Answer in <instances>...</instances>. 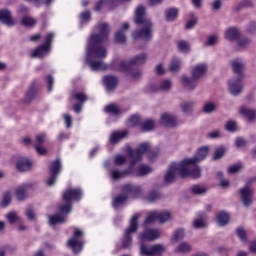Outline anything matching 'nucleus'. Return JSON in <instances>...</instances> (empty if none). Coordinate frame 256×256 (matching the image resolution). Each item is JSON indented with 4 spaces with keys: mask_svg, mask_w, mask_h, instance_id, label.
<instances>
[{
    "mask_svg": "<svg viewBox=\"0 0 256 256\" xmlns=\"http://www.w3.org/2000/svg\"><path fill=\"white\" fill-rule=\"evenodd\" d=\"M11 203V193L10 192H6L3 196L2 202H1V206L2 207H8V205Z\"/></svg>",
    "mask_w": 256,
    "mask_h": 256,
    "instance_id": "nucleus-55",
    "label": "nucleus"
},
{
    "mask_svg": "<svg viewBox=\"0 0 256 256\" xmlns=\"http://www.w3.org/2000/svg\"><path fill=\"white\" fill-rule=\"evenodd\" d=\"M0 23L7 25V27H13L15 25V19H13L11 11L7 9L0 10Z\"/></svg>",
    "mask_w": 256,
    "mask_h": 256,
    "instance_id": "nucleus-23",
    "label": "nucleus"
},
{
    "mask_svg": "<svg viewBox=\"0 0 256 256\" xmlns=\"http://www.w3.org/2000/svg\"><path fill=\"white\" fill-rule=\"evenodd\" d=\"M31 167H33V163L31 162V160L27 157H20L17 160L16 163V169L17 171H19L20 173H25L27 171H29L31 169Z\"/></svg>",
    "mask_w": 256,
    "mask_h": 256,
    "instance_id": "nucleus-21",
    "label": "nucleus"
},
{
    "mask_svg": "<svg viewBox=\"0 0 256 256\" xmlns=\"http://www.w3.org/2000/svg\"><path fill=\"white\" fill-rule=\"evenodd\" d=\"M221 5H223L221 0H214L212 2V10L213 11H219V9H221Z\"/></svg>",
    "mask_w": 256,
    "mask_h": 256,
    "instance_id": "nucleus-63",
    "label": "nucleus"
},
{
    "mask_svg": "<svg viewBox=\"0 0 256 256\" xmlns=\"http://www.w3.org/2000/svg\"><path fill=\"white\" fill-rule=\"evenodd\" d=\"M239 171H241V164H235L228 168V173L230 174L239 173Z\"/></svg>",
    "mask_w": 256,
    "mask_h": 256,
    "instance_id": "nucleus-60",
    "label": "nucleus"
},
{
    "mask_svg": "<svg viewBox=\"0 0 256 256\" xmlns=\"http://www.w3.org/2000/svg\"><path fill=\"white\" fill-rule=\"evenodd\" d=\"M6 219L10 225H13V223H21L23 219L19 217V213L16 211H10L6 214Z\"/></svg>",
    "mask_w": 256,
    "mask_h": 256,
    "instance_id": "nucleus-38",
    "label": "nucleus"
},
{
    "mask_svg": "<svg viewBox=\"0 0 256 256\" xmlns=\"http://www.w3.org/2000/svg\"><path fill=\"white\" fill-rule=\"evenodd\" d=\"M197 81L193 76L183 75L181 77V85L184 89H188V91H193L197 87Z\"/></svg>",
    "mask_w": 256,
    "mask_h": 256,
    "instance_id": "nucleus-24",
    "label": "nucleus"
},
{
    "mask_svg": "<svg viewBox=\"0 0 256 256\" xmlns=\"http://www.w3.org/2000/svg\"><path fill=\"white\" fill-rule=\"evenodd\" d=\"M216 222L220 227H224V225H227L229 223V213L227 212H219L216 215Z\"/></svg>",
    "mask_w": 256,
    "mask_h": 256,
    "instance_id": "nucleus-39",
    "label": "nucleus"
},
{
    "mask_svg": "<svg viewBox=\"0 0 256 256\" xmlns=\"http://www.w3.org/2000/svg\"><path fill=\"white\" fill-rule=\"evenodd\" d=\"M127 29H129V23L125 22L122 24V28L115 34L116 43H125L127 41V37L125 36Z\"/></svg>",
    "mask_w": 256,
    "mask_h": 256,
    "instance_id": "nucleus-31",
    "label": "nucleus"
},
{
    "mask_svg": "<svg viewBox=\"0 0 256 256\" xmlns=\"http://www.w3.org/2000/svg\"><path fill=\"white\" fill-rule=\"evenodd\" d=\"M134 21L141 29L132 33L133 39L151 41L153 38V22L147 17L145 6H138L136 8Z\"/></svg>",
    "mask_w": 256,
    "mask_h": 256,
    "instance_id": "nucleus-5",
    "label": "nucleus"
},
{
    "mask_svg": "<svg viewBox=\"0 0 256 256\" xmlns=\"http://www.w3.org/2000/svg\"><path fill=\"white\" fill-rule=\"evenodd\" d=\"M193 107H195V103L194 102H184L181 105V109L183 111V113H191V111H193Z\"/></svg>",
    "mask_w": 256,
    "mask_h": 256,
    "instance_id": "nucleus-50",
    "label": "nucleus"
},
{
    "mask_svg": "<svg viewBox=\"0 0 256 256\" xmlns=\"http://www.w3.org/2000/svg\"><path fill=\"white\" fill-rule=\"evenodd\" d=\"M160 123L164 127H175L177 125V118L169 113H164L160 117Z\"/></svg>",
    "mask_w": 256,
    "mask_h": 256,
    "instance_id": "nucleus-25",
    "label": "nucleus"
},
{
    "mask_svg": "<svg viewBox=\"0 0 256 256\" xmlns=\"http://www.w3.org/2000/svg\"><path fill=\"white\" fill-rule=\"evenodd\" d=\"M147 199L148 201H151V202L157 201V199H159V192L157 191L150 192L147 196Z\"/></svg>",
    "mask_w": 256,
    "mask_h": 256,
    "instance_id": "nucleus-59",
    "label": "nucleus"
},
{
    "mask_svg": "<svg viewBox=\"0 0 256 256\" xmlns=\"http://www.w3.org/2000/svg\"><path fill=\"white\" fill-rule=\"evenodd\" d=\"M177 17H179V9L172 7V8H168L165 11V19L166 21H175V19H177Z\"/></svg>",
    "mask_w": 256,
    "mask_h": 256,
    "instance_id": "nucleus-36",
    "label": "nucleus"
},
{
    "mask_svg": "<svg viewBox=\"0 0 256 256\" xmlns=\"http://www.w3.org/2000/svg\"><path fill=\"white\" fill-rule=\"evenodd\" d=\"M235 129H237V123H235V121H229L226 124V130L227 131H235Z\"/></svg>",
    "mask_w": 256,
    "mask_h": 256,
    "instance_id": "nucleus-62",
    "label": "nucleus"
},
{
    "mask_svg": "<svg viewBox=\"0 0 256 256\" xmlns=\"http://www.w3.org/2000/svg\"><path fill=\"white\" fill-rule=\"evenodd\" d=\"M47 141V134L40 133L36 135V144L35 149L38 155H47V149L45 147L41 146L43 143Z\"/></svg>",
    "mask_w": 256,
    "mask_h": 256,
    "instance_id": "nucleus-20",
    "label": "nucleus"
},
{
    "mask_svg": "<svg viewBox=\"0 0 256 256\" xmlns=\"http://www.w3.org/2000/svg\"><path fill=\"white\" fill-rule=\"evenodd\" d=\"M54 37L55 33L49 32L46 36L45 43L32 52V57H38L39 59H43L45 55H48L49 51L51 50V43Z\"/></svg>",
    "mask_w": 256,
    "mask_h": 256,
    "instance_id": "nucleus-13",
    "label": "nucleus"
},
{
    "mask_svg": "<svg viewBox=\"0 0 256 256\" xmlns=\"http://www.w3.org/2000/svg\"><path fill=\"white\" fill-rule=\"evenodd\" d=\"M84 235L83 230L74 228L73 236L68 240V247H70L73 253L77 254L83 251V245H85V240H83Z\"/></svg>",
    "mask_w": 256,
    "mask_h": 256,
    "instance_id": "nucleus-11",
    "label": "nucleus"
},
{
    "mask_svg": "<svg viewBox=\"0 0 256 256\" xmlns=\"http://www.w3.org/2000/svg\"><path fill=\"white\" fill-rule=\"evenodd\" d=\"M251 45V39L247 37H242L237 40V47L238 49H246V47H249Z\"/></svg>",
    "mask_w": 256,
    "mask_h": 256,
    "instance_id": "nucleus-46",
    "label": "nucleus"
},
{
    "mask_svg": "<svg viewBox=\"0 0 256 256\" xmlns=\"http://www.w3.org/2000/svg\"><path fill=\"white\" fill-rule=\"evenodd\" d=\"M218 42H219V36L213 34L207 37L205 45L207 47H213V45H217Z\"/></svg>",
    "mask_w": 256,
    "mask_h": 256,
    "instance_id": "nucleus-49",
    "label": "nucleus"
},
{
    "mask_svg": "<svg viewBox=\"0 0 256 256\" xmlns=\"http://www.w3.org/2000/svg\"><path fill=\"white\" fill-rule=\"evenodd\" d=\"M144 153H148V159L150 161H153L157 157V154L151 151V145L149 143H142L135 150L128 148L130 166L126 170H119L117 168L110 170L109 175L112 181H119V179H123L124 177H133L135 175L133 167L141 161Z\"/></svg>",
    "mask_w": 256,
    "mask_h": 256,
    "instance_id": "nucleus-2",
    "label": "nucleus"
},
{
    "mask_svg": "<svg viewBox=\"0 0 256 256\" xmlns=\"http://www.w3.org/2000/svg\"><path fill=\"white\" fill-rule=\"evenodd\" d=\"M236 234L239 237L240 241H242V243H245L247 241V232L245 231V229L238 228L236 230Z\"/></svg>",
    "mask_w": 256,
    "mask_h": 256,
    "instance_id": "nucleus-54",
    "label": "nucleus"
},
{
    "mask_svg": "<svg viewBox=\"0 0 256 256\" xmlns=\"http://www.w3.org/2000/svg\"><path fill=\"white\" fill-rule=\"evenodd\" d=\"M114 163L115 165H125V163H127V156L123 154H117L114 157Z\"/></svg>",
    "mask_w": 256,
    "mask_h": 256,
    "instance_id": "nucleus-51",
    "label": "nucleus"
},
{
    "mask_svg": "<svg viewBox=\"0 0 256 256\" xmlns=\"http://www.w3.org/2000/svg\"><path fill=\"white\" fill-rule=\"evenodd\" d=\"M49 171H50V175L46 180V185L48 187H53V185H55V182L57 181V175L61 173V160L57 159L51 162Z\"/></svg>",
    "mask_w": 256,
    "mask_h": 256,
    "instance_id": "nucleus-14",
    "label": "nucleus"
},
{
    "mask_svg": "<svg viewBox=\"0 0 256 256\" xmlns=\"http://www.w3.org/2000/svg\"><path fill=\"white\" fill-rule=\"evenodd\" d=\"M178 51H180V53H189V51H191V46L186 41H183V40L179 41L178 42Z\"/></svg>",
    "mask_w": 256,
    "mask_h": 256,
    "instance_id": "nucleus-47",
    "label": "nucleus"
},
{
    "mask_svg": "<svg viewBox=\"0 0 256 256\" xmlns=\"http://www.w3.org/2000/svg\"><path fill=\"white\" fill-rule=\"evenodd\" d=\"M243 7H253V1L251 0H242L239 5L236 7V9L239 11V9H243Z\"/></svg>",
    "mask_w": 256,
    "mask_h": 256,
    "instance_id": "nucleus-58",
    "label": "nucleus"
},
{
    "mask_svg": "<svg viewBox=\"0 0 256 256\" xmlns=\"http://www.w3.org/2000/svg\"><path fill=\"white\" fill-rule=\"evenodd\" d=\"M141 215L136 213L130 219V225L124 232V237L122 239V245L124 249H129L133 243V233H137V229H139V224L137 223L139 217Z\"/></svg>",
    "mask_w": 256,
    "mask_h": 256,
    "instance_id": "nucleus-10",
    "label": "nucleus"
},
{
    "mask_svg": "<svg viewBox=\"0 0 256 256\" xmlns=\"http://www.w3.org/2000/svg\"><path fill=\"white\" fill-rule=\"evenodd\" d=\"M142 131H153L155 129V121L147 119L141 124Z\"/></svg>",
    "mask_w": 256,
    "mask_h": 256,
    "instance_id": "nucleus-42",
    "label": "nucleus"
},
{
    "mask_svg": "<svg viewBox=\"0 0 256 256\" xmlns=\"http://www.w3.org/2000/svg\"><path fill=\"white\" fill-rule=\"evenodd\" d=\"M63 119L67 129L71 128L73 125V117H71L69 114H64Z\"/></svg>",
    "mask_w": 256,
    "mask_h": 256,
    "instance_id": "nucleus-57",
    "label": "nucleus"
},
{
    "mask_svg": "<svg viewBox=\"0 0 256 256\" xmlns=\"http://www.w3.org/2000/svg\"><path fill=\"white\" fill-rule=\"evenodd\" d=\"M143 191V188L141 186H134L132 184H125L122 187V194H120L118 197L114 198L113 200V207L114 209H119L121 205H124L127 201L128 195H133V197H137Z\"/></svg>",
    "mask_w": 256,
    "mask_h": 256,
    "instance_id": "nucleus-8",
    "label": "nucleus"
},
{
    "mask_svg": "<svg viewBox=\"0 0 256 256\" xmlns=\"http://www.w3.org/2000/svg\"><path fill=\"white\" fill-rule=\"evenodd\" d=\"M127 131L122 130V131H114L110 134L109 141L112 145H117L119 141H123L125 137H127Z\"/></svg>",
    "mask_w": 256,
    "mask_h": 256,
    "instance_id": "nucleus-29",
    "label": "nucleus"
},
{
    "mask_svg": "<svg viewBox=\"0 0 256 256\" xmlns=\"http://www.w3.org/2000/svg\"><path fill=\"white\" fill-rule=\"evenodd\" d=\"M91 20V12L84 11L80 14V23H87V21Z\"/></svg>",
    "mask_w": 256,
    "mask_h": 256,
    "instance_id": "nucleus-56",
    "label": "nucleus"
},
{
    "mask_svg": "<svg viewBox=\"0 0 256 256\" xmlns=\"http://www.w3.org/2000/svg\"><path fill=\"white\" fill-rule=\"evenodd\" d=\"M191 249V244L182 242L177 246L176 253H189Z\"/></svg>",
    "mask_w": 256,
    "mask_h": 256,
    "instance_id": "nucleus-44",
    "label": "nucleus"
},
{
    "mask_svg": "<svg viewBox=\"0 0 256 256\" xmlns=\"http://www.w3.org/2000/svg\"><path fill=\"white\" fill-rule=\"evenodd\" d=\"M33 188V183L28 182L26 184L20 185L15 189V195L18 201H23L27 197V191Z\"/></svg>",
    "mask_w": 256,
    "mask_h": 256,
    "instance_id": "nucleus-22",
    "label": "nucleus"
},
{
    "mask_svg": "<svg viewBox=\"0 0 256 256\" xmlns=\"http://www.w3.org/2000/svg\"><path fill=\"white\" fill-rule=\"evenodd\" d=\"M141 124V118L137 115L131 116L128 120L129 127H137V125Z\"/></svg>",
    "mask_w": 256,
    "mask_h": 256,
    "instance_id": "nucleus-52",
    "label": "nucleus"
},
{
    "mask_svg": "<svg viewBox=\"0 0 256 256\" xmlns=\"http://www.w3.org/2000/svg\"><path fill=\"white\" fill-rule=\"evenodd\" d=\"M217 110V103L215 102H205L203 105V111L204 113H213L214 111Z\"/></svg>",
    "mask_w": 256,
    "mask_h": 256,
    "instance_id": "nucleus-43",
    "label": "nucleus"
},
{
    "mask_svg": "<svg viewBox=\"0 0 256 256\" xmlns=\"http://www.w3.org/2000/svg\"><path fill=\"white\" fill-rule=\"evenodd\" d=\"M171 219H173V215L169 211H154L148 214L144 225H150V223H155V221H158V223H167Z\"/></svg>",
    "mask_w": 256,
    "mask_h": 256,
    "instance_id": "nucleus-12",
    "label": "nucleus"
},
{
    "mask_svg": "<svg viewBox=\"0 0 256 256\" xmlns=\"http://www.w3.org/2000/svg\"><path fill=\"white\" fill-rule=\"evenodd\" d=\"M239 195L244 207H249V205L253 203V188H251V186L246 185L241 188L239 190Z\"/></svg>",
    "mask_w": 256,
    "mask_h": 256,
    "instance_id": "nucleus-15",
    "label": "nucleus"
},
{
    "mask_svg": "<svg viewBox=\"0 0 256 256\" xmlns=\"http://www.w3.org/2000/svg\"><path fill=\"white\" fill-rule=\"evenodd\" d=\"M145 61H147V54L145 53L136 55L131 60H120L118 63V71L125 73L129 79H139V77H141V71L137 68H133V65H143Z\"/></svg>",
    "mask_w": 256,
    "mask_h": 256,
    "instance_id": "nucleus-7",
    "label": "nucleus"
},
{
    "mask_svg": "<svg viewBox=\"0 0 256 256\" xmlns=\"http://www.w3.org/2000/svg\"><path fill=\"white\" fill-rule=\"evenodd\" d=\"M207 155H209V146L200 147L194 157L183 159V165H186L190 171H199V177H201V168L197 166V163L203 161Z\"/></svg>",
    "mask_w": 256,
    "mask_h": 256,
    "instance_id": "nucleus-9",
    "label": "nucleus"
},
{
    "mask_svg": "<svg viewBox=\"0 0 256 256\" xmlns=\"http://www.w3.org/2000/svg\"><path fill=\"white\" fill-rule=\"evenodd\" d=\"M191 193H193V195H205V193H207V187L194 185L191 187Z\"/></svg>",
    "mask_w": 256,
    "mask_h": 256,
    "instance_id": "nucleus-45",
    "label": "nucleus"
},
{
    "mask_svg": "<svg viewBox=\"0 0 256 256\" xmlns=\"http://www.w3.org/2000/svg\"><path fill=\"white\" fill-rule=\"evenodd\" d=\"M95 29L97 33L90 36L86 45L85 63L91 71H105L107 64L103 59L107 57V49L103 43L109 37V25L99 24Z\"/></svg>",
    "mask_w": 256,
    "mask_h": 256,
    "instance_id": "nucleus-1",
    "label": "nucleus"
},
{
    "mask_svg": "<svg viewBox=\"0 0 256 256\" xmlns=\"http://www.w3.org/2000/svg\"><path fill=\"white\" fill-rule=\"evenodd\" d=\"M228 89L231 95H241L243 93V84L241 78H231L228 81Z\"/></svg>",
    "mask_w": 256,
    "mask_h": 256,
    "instance_id": "nucleus-16",
    "label": "nucleus"
},
{
    "mask_svg": "<svg viewBox=\"0 0 256 256\" xmlns=\"http://www.w3.org/2000/svg\"><path fill=\"white\" fill-rule=\"evenodd\" d=\"M74 99L76 101H79V103L74 105V111L75 113H81V109H83V104L87 101V95L83 92H78L74 95Z\"/></svg>",
    "mask_w": 256,
    "mask_h": 256,
    "instance_id": "nucleus-30",
    "label": "nucleus"
},
{
    "mask_svg": "<svg viewBox=\"0 0 256 256\" xmlns=\"http://www.w3.org/2000/svg\"><path fill=\"white\" fill-rule=\"evenodd\" d=\"M224 37L227 41H237L241 37V31L239 28L230 27L225 30Z\"/></svg>",
    "mask_w": 256,
    "mask_h": 256,
    "instance_id": "nucleus-26",
    "label": "nucleus"
},
{
    "mask_svg": "<svg viewBox=\"0 0 256 256\" xmlns=\"http://www.w3.org/2000/svg\"><path fill=\"white\" fill-rule=\"evenodd\" d=\"M161 237V230L147 228L138 235V239L141 243L140 245V253L143 256H159L165 251V246L163 244H156L153 246L144 245V241H155Z\"/></svg>",
    "mask_w": 256,
    "mask_h": 256,
    "instance_id": "nucleus-4",
    "label": "nucleus"
},
{
    "mask_svg": "<svg viewBox=\"0 0 256 256\" xmlns=\"http://www.w3.org/2000/svg\"><path fill=\"white\" fill-rule=\"evenodd\" d=\"M173 87V82L170 79L161 80L158 89L160 91H169Z\"/></svg>",
    "mask_w": 256,
    "mask_h": 256,
    "instance_id": "nucleus-41",
    "label": "nucleus"
},
{
    "mask_svg": "<svg viewBox=\"0 0 256 256\" xmlns=\"http://www.w3.org/2000/svg\"><path fill=\"white\" fill-rule=\"evenodd\" d=\"M230 67L236 75L243 77V71H245V61L241 58H234L230 61Z\"/></svg>",
    "mask_w": 256,
    "mask_h": 256,
    "instance_id": "nucleus-19",
    "label": "nucleus"
},
{
    "mask_svg": "<svg viewBox=\"0 0 256 256\" xmlns=\"http://www.w3.org/2000/svg\"><path fill=\"white\" fill-rule=\"evenodd\" d=\"M104 111L105 113H109L110 115H121L122 113L121 108H119V106L115 104H109L105 107Z\"/></svg>",
    "mask_w": 256,
    "mask_h": 256,
    "instance_id": "nucleus-40",
    "label": "nucleus"
},
{
    "mask_svg": "<svg viewBox=\"0 0 256 256\" xmlns=\"http://www.w3.org/2000/svg\"><path fill=\"white\" fill-rule=\"evenodd\" d=\"M235 145L236 147L241 148V147H245V145H247V142L243 138H236Z\"/></svg>",
    "mask_w": 256,
    "mask_h": 256,
    "instance_id": "nucleus-64",
    "label": "nucleus"
},
{
    "mask_svg": "<svg viewBox=\"0 0 256 256\" xmlns=\"http://www.w3.org/2000/svg\"><path fill=\"white\" fill-rule=\"evenodd\" d=\"M18 13L19 15H28L29 14V7L24 6V5H20L18 8Z\"/></svg>",
    "mask_w": 256,
    "mask_h": 256,
    "instance_id": "nucleus-61",
    "label": "nucleus"
},
{
    "mask_svg": "<svg viewBox=\"0 0 256 256\" xmlns=\"http://www.w3.org/2000/svg\"><path fill=\"white\" fill-rule=\"evenodd\" d=\"M205 75H207V65L205 63H199L192 67L191 76L194 79L199 81V79H202Z\"/></svg>",
    "mask_w": 256,
    "mask_h": 256,
    "instance_id": "nucleus-18",
    "label": "nucleus"
},
{
    "mask_svg": "<svg viewBox=\"0 0 256 256\" xmlns=\"http://www.w3.org/2000/svg\"><path fill=\"white\" fill-rule=\"evenodd\" d=\"M62 199L64 204L59 206V213L48 217L50 227H57V225L65 223L67 215L71 213L73 201L83 199V190L81 188H68L63 192Z\"/></svg>",
    "mask_w": 256,
    "mask_h": 256,
    "instance_id": "nucleus-3",
    "label": "nucleus"
},
{
    "mask_svg": "<svg viewBox=\"0 0 256 256\" xmlns=\"http://www.w3.org/2000/svg\"><path fill=\"white\" fill-rule=\"evenodd\" d=\"M181 66H182L181 59L173 58L169 64V72L177 73V72L181 71Z\"/></svg>",
    "mask_w": 256,
    "mask_h": 256,
    "instance_id": "nucleus-37",
    "label": "nucleus"
},
{
    "mask_svg": "<svg viewBox=\"0 0 256 256\" xmlns=\"http://www.w3.org/2000/svg\"><path fill=\"white\" fill-rule=\"evenodd\" d=\"M134 174L132 176L136 177H145V175H149V173H153V168L149 165L142 164L135 169V164L133 166Z\"/></svg>",
    "mask_w": 256,
    "mask_h": 256,
    "instance_id": "nucleus-28",
    "label": "nucleus"
},
{
    "mask_svg": "<svg viewBox=\"0 0 256 256\" xmlns=\"http://www.w3.org/2000/svg\"><path fill=\"white\" fill-rule=\"evenodd\" d=\"M239 113H240V115H243V117H246V119H248V121H253V119H255V117H256V111L249 109L245 106L240 108Z\"/></svg>",
    "mask_w": 256,
    "mask_h": 256,
    "instance_id": "nucleus-35",
    "label": "nucleus"
},
{
    "mask_svg": "<svg viewBox=\"0 0 256 256\" xmlns=\"http://www.w3.org/2000/svg\"><path fill=\"white\" fill-rule=\"evenodd\" d=\"M185 229L183 228H178L173 232V235L170 239V243L171 245H177V243H179V241H183V239H185Z\"/></svg>",
    "mask_w": 256,
    "mask_h": 256,
    "instance_id": "nucleus-32",
    "label": "nucleus"
},
{
    "mask_svg": "<svg viewBox=\"0 0 256 256\" xmlns=\"http://www.w3.org/2000/svg\"><path fill=\"white\" fill-rule=\"evenodd\" d=\"M103 85L108 93L115 91L117 85H119V79L113 75H107L103 77Z\"/></svg>",
    "mask_w": 256,
    "mask_h": 256,
    "instance_id": "nucleus-17",
    "label": "nucleus"
},
{
    "mask_svg": "<svg viewBox=\"0 0 256 256\" xmlns=\"http://www.w3.org/2000/svg\"><path fill=\"white\" fill-rule=\"evenodd\" d=\"M225 153H227V148H225V146H220L214 151L213 159H221Z\"/></svg>",
    "mask_w": 256,
    "mask_h": 256,
    "instance_id": "nucleus-48",
    "label": "nucleus"
},
{
    "mask_svg": "<svg viewBox=\"0 0 256 256\" xmlns=\"http://www.w3.org/2000/svg\"><path fill=\"white\" fill-rule=\"evenodd\" d=\"M20 23L23 27H26L27 29H32V27H35V25H37V19L33 18V16L25 15L20 20Z\"/></svg>",
    "mask_w": 256,
    "mask_h": 256,
    "instance_id": "nucleus-34",
    "label": "nucleus"
},
{
    "mask_svg": "<svg viewBox=\"0 0 256 256\" xmlns=\"http://www.w3.org/2000/svg\"><path fill=\"white\" fill-rule=\"evenodd\" d=\"M194 229H205L207 227V214L201 212L193 221Z\"/></svg>",
    "mask_w": 256,
    "mask_h": 256,
    "instance_id": "nucleus-27",
    "label": "nucleus"
},
{
    "mask_svg": "<svg viewBox=\"0 0 256 256\" xmlns=\"http://www.w3.org/2000/svg\"><path fill=\"white\" fill-rule=\"evenodd\" d=\"M103 5H106V7H108V9H115V7H117V5H119V1H117V0H100L95 6V10L101 11Z\"/></svg>",
    "mask_w": 256,
    "mask_h": 256,
    "instance_id": "nucleus-33",
    "label": "nucleus"
},
{
    "mask_svg": "<svg viewBox=\"0 0 256 256\" xmlns=\"http://www.w3.org/2000/svg\"><path fill=\"white\" fill-rule=\"evenodd\" d=\"M25 215L27 219H29V221H35L36 216H35V210L33 209V207L28 206L26 208Z\"/></svg>",
    "mask_w": 256,
    "mask_h": 256,
    "instance_id": "nucleus-53",
    "label": "nucleus"
},
{
    "mask_svg": "<svg viewBox=\"0 0 256 256\" xmlns=\"http://www.w3.org/2000/svg\"><path fill=\"white\" fill-rule=\"evenodd\" d=\"M199 170L191 171L186 164H183V160L181 162L171 163L164 175L165 183H173L175 181V177L180 175V177H193V179L199 178Z\"/></svg>",
    "mask_w": 256,
    "mask_h": 256,
    "instance_id": "nucleus-6",
    "label": "nucleus"
}]
</instances>
